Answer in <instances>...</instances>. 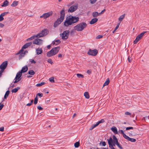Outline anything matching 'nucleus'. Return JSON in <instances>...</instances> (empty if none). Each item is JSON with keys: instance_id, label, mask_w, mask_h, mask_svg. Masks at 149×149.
I'll return each instance as SVG.
<instances>
[{"instance_id": "nucleus-64", "label": "nucleus", "mask_w": 149, "mask_h": 149, "mask_svg": "<svg viewBox=\"0 0 149 149\" xmlns=\"http://www.w3.org/2000/svg\"><path fill=\"white\" fill-rule=\"evenodd\" d=\"M94 128V127H93L92 126V125L91 126V127L89 129V130H93Z\"/></svg>"}, {"instance_id": "nucleus-21", "label": "nucleus", "mask_w": 149, "mask_h": 149, "mask_svg": "<svg viewBox=\"0 0 149 149\" xmlns=\"http://www.w3.org/2000/svg\"><path fill=\"white\" fill-rule=\"evenodd\" d=\"M110 82V80L109 78H107L105 81L103 85V87L104 86L107 85L109 84Z\"/></svg>"}, {"instance_id": "nucleus-8", "label": "nucleus", "mask_w": 149, "mask_h": 149, "mask_svg": "<svg viewBox=\"0 0 149 149\" xmlns=\"http://www.w3.org/2000/svg\"><path fill=\"white\" fill-rule=\"evenodd\" d=\"M22 75V73H21V72H20L19 71L17 72L16 74V77L15 79V80L13 81L14 83H16L20 81L21 79V77Z\"/></svg>"}, {"instance_id": "nucleus-30", "label": "nucleus", "mask_w": 149, "mask_h": 149, "mask_svg": "<svg viewBox=\"0 0 149 149\" xmlns=\"http://www.w3.org/2000/svg\"><path fill=\"white\" fill-rule=\"evenodd\" d=\"M125 14H124L121 16H120V17L118 18V20L120 21H122L123 20V19H124L125 16Z\"/></svg>"}, {"instance_id": "nucleus-60", "label": "nucleus", "mask_w": 149, "mask_h": 149, "mask_svg": "<svg viewBox=\"0 0 149 149\" xmlns=\"http://www.w3.org/2000/svg\"><path fill=\"white\" fill-rule=\"evenodd\" d=\"M106 145V142L105 141H103L102 142V145L103 146H105Z\"/></svg>"}, {"instance_id": "nucleus-42", "label": "nucleus", "mask_w": 149, "mask_h": 149, "mask_svg": "<svg viewBox=\"0 0 149 149\" xmlns=\"http://www.w3.org/2000/svg\"><path fill=\"white\" fill-rule=\"evenodd\" d=\"M45 84V82H41L40 83L37 84L36 85V86H41L42 85L44 84Z\"/></svg>"}, {"instance_id": "nucleus-7", "label": "nucleus", "mask_w": 149, "mask_h": 149, "mask_svg": "<svg viewBox=\"0 0 149 149\" xmlns=\"http://www.w3.org/2000/svg\"><path fill=\"white\" fill-rule=\"evenodd\" d=\"M61 16L59 18H58L57 20L61 24L63 21L65 15V10L64 8L62 9L60 12Z\"/></svg>"}, {"instance_id": "nucleus-39", "label": "nucleus", "mask_w": 149, "mask_h": 149, "mask_svg": "<svg viewBox=\"0 0 149 149\" xmlns=\"http://www.w3.org/2000/svg\"><path fill=\"white\" fill-rule=\"evenodd\" d=\"M77 75L78 77L80 78V77L81 78H84V76L83 75L80 74H77Z\"/></svg>"}, {"instance_id": "nucleus-31", "label": "nucleus", "mask_w": 149, "mask_h": 149, "mask_svg": "<svg viewBox=\"0 0 149 149\" xmlns=\"http://www.w3.org/2000/svg\"><path fill=\"white\" fill-rule=\"evenodd\" d=\"M36 36H37V35L33 36H32L30 38H28L27 39V40L28 41L30 40H33L35 38H37V37Z\"/></svg>"}, {"instance_id": "nucleus-4", "label": "nucleus", "mask_w": 149, "mask_h": 149, "mask_svg": "<svg viewBox=\"0 0 149 149\" xmlns=\"http://www.w3.org/2000/svg\"><path fill=\"white\" fill-rule=\"evenodd\" d=\"M69 33V31L66 30L64 31L62 33H60V36L61 37L62 39L63 40H65L67 39L68 38Z\"/></svg>"}, {"instance_id": "nucleus-43", "label": "nucleus", "mask_w": 149, "mask_h": 149, "mask_svg": "<svg viewBox=\"0 0 149 149\" xmlns=\"http://www.w3.org/2000/svg\"><path fill=\"white\" fill-rule=\"evenodd\" d=\"M56 43V45H57L61 43V41L59 40H56L54 41Z\"/></svg>"}, {"instance_id": "nucleus-34", "label": "nucleus", "mask_w": 149, "mask_h": 149, "mask_svg": "<svg viewBox=\"0 0 149 149\" xmlns=\"http://www.w3.org/2000/svg\"><path fill=\"white\" fill-rule=\"evenodd\" d=\"M116 143H112V146H109V147L110 148V149H116L115 148H114V147L116 146Z\"/></svg>"}, {"instance_id": "nucleus-2", "label": "nucleus", "mask_w": 149, "mask_h": 149, "mask_svg": "<svg viewBox=\"0 0 149 149\" xmlns=\"http://www.w3.org/2000/svg\"><path fill=\"white\" fill-rule=\"evenodd\" d=\"M60 49L59 46L53 48L49 51L47 52V56L49 57L56 55Z\"/></svg>"}, {"instance_id": "nucleus-22", "label": "nucleus", "mask_w": 149, "mask_h": 149, "mask_svg": "<svg viewBox=\"0 0 149 149\" xmlns=\"http://www.w3.org/2000/svg\"><path fill=\"white\" fill-rule=\"evenodd\" d=\"M100 15L99 13H98L97 12H93L92 13V15L93 17H97L99 15Z\"/></svg>"}, {"instance_id": "nucleus-41", "label": "nucleus", "mask_w": 149, "mask_h": 149, "mask_svg": "<svg viewBox=\"0 0 149 149\" xmlns=\"http://www.w3.org/2000/svg\"><path fill=\"white\" fill-rule=\"evenodd\" d=\"M105 122L104 120L103 119H102L100 120L99 121L97 122V123H98V124L99 125L100 123H104Z\"/></svg>"}, {"instance_id": "nucleus-37", "label": "nucleus", "mask_w": 149, "mask_h": 149, "mask_svg": "<svg viewBox=\"0 0 149 149\" xmlns=\"http://www.w3.org/2000/svg\"><path fill=\"white\" fill-rule=\"evenodd\" d=\"M38 101V97L37 96H36L34 102V103L35 104H36L37 103Z\"/></svg>"}, {"instance_id": "nucleus-14", "label": "nucleus", "mask_w": 149, "mask_h": 149, "mask_svg": "<svg viewBox=\"0 0 149 149\" xmlns=\"http://www.w3.org/2000/svg\"><path fill=\"white\" fill-rule=\"evenodd\" d=\"M42 40L39 38L35 39L33 42V44L40 45L42 44Z\"/></svg>"}, {"instance_id": "nucleus-11", "label": "nucleus", "mask_w": 149, "mask_h": 149, "mask_svg": "<svg viewBox=\"0 0 149 149\" xmlns=\"http://www.w3.org/2000/svg\"><path fill=\"white\" fill-rule=\"evenodd\" d=\"M8 65V62L6 61L3 62L0 65V71L3 72L4 70L6 68Z\"/></svg>"}, {"instance_id": "nucleus-28", "label": "nucleus", "mask_w": 149, "mask_h": 149, "mask_svg": "<svg viewBox=\"0 0 149 149\" xmlns=\"http://www.w3.org/2000/svg\"><path fill=\"white\" fill-rule=\"evenodd\" d=\"M9 93L10 91H9L8 90L7 91H6L4 95V98L5 99H6L7 98V97L8 96Z\"/></svg>"}, {"instance_id": "nucleus-50", "label": "nucleus", "mask_w": 149, "mask_h": 149, "mask_svg": "<svg viewBox=\"0 0 149 149\" xmlns=\"http://www.w3.org/2000/svg\"><path fill=\"white\" fill-rule=\"evenodd\" d=\"M102 37H103V36L102 35H99L96 37V39H100V38H102Z\"/></svg>"}, {"instance_id": "nucleus-27", "label": "nucleus", "mask_w": 149, "mask_h": 149, "mask_svg": "<svg viewBox=\"0 0 149 149\" xmlns=\"http://www.w3.org/2000/svg\"><path fill=\"white\" fill-rule=\"evenodd\" d=\"M84 96L87 99H89L90 97V96L88 92H85L84 94Z\"/></svg>"}, {"instance_id": "nucleus-44", "label": "nucleus", "mask_w": 149, "mask_h": 149, "mask_svg": "<svg viewBox=\"0 0 149 149\" xmlns=\"http://www.w3.org/2000/svg\"><path fill=\"white\" fill-rule=\"evenodd\" d=\"M47 61L48 63H49L51 64L53 63V62H52V59L50 58L48 59Z\"/></svg>"}, {"instance_id": "nucleus-45", "label": "nucleus", "mask_w": 149, "mask_h": 149, "mask_svg": "<svg viewBox=\"0 0 149 149\" xmlns=\"http://www.w3.org/2000/svg\"><path fill=\"white\" fill-rule=\"evenodd\" d=\"M43 94L42 93H37L36 95V96H37L38 97V96H39L40 97H42L43 96Z\"/></svg>"}, {"instance_id": "nucleus-23", "label": "nucleus", "mask_w": 149, "mask_h": 149, "mask_svg": "<svg viewBox=\"0 0 149 149\" xmlns=\"http://www.w3.org/2000/svg\"><path fill=\"white\" fill-rule=\"evenodd\" d=\"M9 2L7 0H5L3 3V4L1 5L2 7H5L8 5Z\"/></svg>"}, {"instance_id": "nucleus-46", "label": "nucleus", "mask_w": 149, "mask_h": 149, "mask_svg": "<svg viewBox=\"0 0 149 149\" xmlns=\"http://www.w3.org/2000/svg\"><path fill=\"white\" fill-rule=\"evenodd\" d=\"M113 143H115L116 144V143L118 142V139L117 138L115 139V140H113Z\"/></svg>"}, {"instance_id": "nucleus-61", "label": "nucleus", "mask_w": 149, "mask_h": 149, "mask_svg": "<svg viewBox=\"0 0 149 149\" xmlns=\"http://www.w3.org/2000/svg\"><path fill=\"white\" fill-rule=\"evenodd\" d=\"M4 24H2L1 23H0V27L1 28H2L4 26Z\"/></svg>"}, {"instance_id": "nucleus-63", "label": "nucleus", "mask_w": 149, "mask_h": 149, "mask_svg": "<svg viewBox=\"0 0 149 149\" xmlns=\"http://www.w3.org/2000/svg\"><path fill=\"white\" fill-rule=\"evenodd\" d=\"M62 56V54H59L58 55V57L59 58H61Z\"/></svg>"}, {"instance_id": "nucleus-1", "label": "nucleus", "mask_w": 149, "mask_h": 149, "mask_svg": "<svg viewBox=\"0 0 149 149\" xmlns=\"http://www.w3.org/2000/svg\"><path fill=\"white\" fill-rule=\"evenodd\" d=\"M79 19V18L78 17L69 15L66 17L64 22V25L65 27H68L69 25L78 22Z\"/></svg>"}, {"instance_id": "nucleus-57", "label": "nucleus", "mask_w": 149, "mask_h": 149, "mask_svg": "<svg viewBox=\"0 0 149 149\" xmlns=\"http://www.w3.org/2000/svg\"><path fill=\"white\" fill-rule=\"evenodd\" d=\"M4 130V128L3 127H2L0 128V131L1 132H3Z\"/></svg>"}, {"instance_id": "nucleus-33", "label": "nucleus", "mask_w": 149, "mask_h": 149, "mask_svg": "<svg viewBox=\"0 0 149 149\" xmlns=\"http://www.w3.org/2000/svg\"><path fill=\"white\" fill-rule=\"evenodd\" d=\"M116 144L120 149H123V148L122 145L119 143V142L116 143Z\"/></svg>"}, {"instance_id": "nucleus-29", "label": "nucleus", "mask_w": 149, "mask_h": 149, "mask_svg": "<svg viewBox=\"0 0 149 149\" xmlns=\"http://www.w3.org/2000/svg\"><path fill=\"white\" fill-rule=\"evenodd\" d=\"M60 23L56 20L54 23V26L55 27H56Z\"/></svg>"}, {"instance_id": "nucleus-18", "label": "nucleus", "mask_w": 149, "mask_h": 149, "mask_svg": "<svg viewBox=\"0 0 149 149\" xmlns=\"http://www.w3.org/2000/svg\"><path fill=\"white\" fill-rule=\"evenodd\" d=\"M36 54L37 55L41 54L42 52V50L41 48H38L36 49Z\"/></svg>"}, {"instance_id": "nucleus-17", "label": "nucleus", "mask_w": 149, "mask_h": 149, "mask_svg": "<svg viewBox=\"0 0 149 149\" xmlns=\"http://www.w3.org/2000/svg\"><path fill=\"white\" fill-rule=\"evenodd\" d=\"M98 20V19L97 18H94L92 19L91 21L90 22V24H95L97 22Z\"/></svg>"}, {"instance_id": "nucleus-5", "label": "nucleus", "mask_w": 149, "mask_h": 149, "mask_svg": "<svg viewBox=\"0 0 149 149\" xmlns=\"http://www.w3.org/2000/svg\"><path fill=\"white\" fill-rule=\"evenodd\" d=\"M49 33V31L47 29H44L41 31L37 35V38H40L47 35Z\"/></svg>"}, {"instance_id": "nucleus-6", "label": "nucleus", "mask_w": 149, "mask_h": 149, "mask_svg": "<svg viewBox=\"0 0 149 149\" xmlns=\"http://www.w3.org/2000/svg\"><path fill=\"white\" fill-rule=\"evenodd\" d=\"M147 32V31H143L138 35L136 36L135 40L134 41V44L137 43L142 38V37L144 34Z\"/></svg>"}, {"instance_id": "nucleus-59", "label": "nucleus", "mask_w": 149, "mask_h": 149, "mask_svg": "<svg viewBox=\"0 0 149 149\" xmlns=\"http://www.w3.org/2000/svg\"><path fill=\"white\" fill-rule=\"evenodd\" d=\"M4 106V105L3 104H1L0 105V110H1Z\"/></svg>"}, {"instance_id": "nucleus-15", "label": "nucleus", "mask_w": 149, "mask_h": 149, "mask_svg": "<svg viewBox=\"0 0 149 149\" xmlns=\"http://www.w3.org/2000/svg\"><path fill=\"white\" fill-rule=\"evenodd\" d=\"M125 139L127 140L128 141H130L131 142H134L136 141V140L135 139L130 138L129 137L127 136H126Z\"/></svg>"}, {"instance_id": "nucleus-38", "label": "nucleus", "mask_w": 149, "mask_h": 149, "mask_svg": "<svg viewBox=\"0 0 149 149\" xmlns=\"http://www.w3.org/2000/svg\"><path fill=\"white\" fill-rule=\"evenodd\" d=\"M97 0H89V2L91 4H94L97 1Z\"/></svg>"}, {"instance_id": "nucleus-19", "label": "nucleus", "mask_w": 149, "mask_h": 149, "mask_svg": "<svg viewBox=\"0 0 149 149\" xmlns=\"http://www.w3.org/2000/svg\"><path fill=\"white\" fill-rule=\"evenodd\" d=\"M111 130L115 134H118L117 129L116 127H111Z\"/></svg>"}, {"instance_id": "nucleus-10", "label": "nucleus", "mask_w": 149, "mask_h": 149, "mask_svg": "<svg viewBox=\"0 0 149 149\" xmlns=\"http://www.w3.org/2000/svg\"><path fill=\"white\" fill-rule=\"evenodd\" d=\"M52 11H50L47 13L43 14L42 15L40 16V18H43L44 19H46L52 15Z\"/></svg>"}, {"instance_id": "nucleus-49", "label": "nucleus", "mask_w": 149, "mask_h": 149, "mask_svg": "<svg viewBox=\"0 0 149 149\" xmlns=\"http://www.w3.org/2000/svg\"><path fill=\"white\" fill-rule=\"evenodd\" d=\"M30 62L32 63L35 64L36 63V61L33 59H31L30 60Z\"/></svg>"}, {"instance_id": "nucleus-55", "label": "nucleus", "mask_w": 149, "mask_h": 149, "mask_svg": "<svg viewBox=\"0 0 149 149\" xmlns=\"http://www.w3.org/2000/svg\"><path fill=\"white\" fill-rule=\"evenodd\" d=\"M98 125H99L98 124V123L97 122L96 124H93V125L92 126L93 127L95 128V127L98 126Z\"/></svg>"}, {"instance_id": "nucleus-12", "label": "nucleus", "mask_w": 149, "mask_h": 149, "mask_svg": "<svg viewBox=\"0 0 149 149\" xmlns=\"http://www.w3.org/2000/svg\"><path fill=\"white\" fill-rule=\"evenodd\" d=\"M32 44V42H30L29 43H26L22 47V49L20 50L19 52L17 54H20L21 52H22L23 51V49H25L27 48L28 47L31 46V45Z\"/></svg>"}, {"instance_id": "nucleus-20", "label": "nucleus", "mask_w": 149, "mask_h": 149, "mask_svg": "<svg viewBox=\"0 0 149 149\" xmlns=\"http://www.w3.org/2000/svg\"><path fill=\"white\" fill-rule=\"evenodd\" d=\"M107 141H108V143L109 145V146H112V143H113V141L112 139V138L110 137L109 139H107Z\"/></svg>"}, {"instance_id": "nucleus-25", "label": "nucleus", "mask_w": 149, "mask_h": 149, "mask_svg": "<svg viewBox=\"0 0 149 149\" xmlns=\"http://www.w3.org/2000/svg\"><path fill=\"white\" fill-rule=\"evenodd\" d=\"M18 2L17 1H14L11 4V6L12 7H15L17 5Z\"/></svg>"}, {"instance_id": "nucleus-56", "label": "nucleus", "mask_w": 149, "mask_h": 149, "mask_svg": "<svg viewBox=\"0 0 149 149\" xmlns=\"http://www.w3.org/2000/svg\"><path fill=\"white\" fill-rule=\"evenodd\" d=\"M125 114L127 115H130L131 114V113L128 111H126L125 113Z\"/></svg>"}, {"instance_id": "nucleus-58", "label": "nucleus", "mask_w": 149, "mask_h": 149, "mask_svg": "<svg viewBox=\"0 0 149 149\" xmlns=\"http://www.w3.org/2000/svg\"><path fill=\"white\" fill-rule=\"evenodd\" d=\"M106 10L105 9H104L102 11L101 13H99V14L100 15H101V14L103 13Z\"/></svg>"}, {"instance_id": "nucleus-51", "label": "nucleus", "mask_w": 149, "mask_h": 149, "mask_svg": "<svg viewBox=\"0 0 149 149\" xmlns=\"http://www.w3.org/2000/svg\"><path fill=\"white\" fill-rule=\"evenodd\" d=\"M87 72L88 74H90L92 72V71L91 70H88L87 71Z\"/></svg>"}, {"instance_id": "nucleus-47", "label": "nucleus", "mask_w": 149, "mask_h": 149, "mask_svg": "<svg viewBox=\"0 0 149 149\" xmlns=\"http://www.w3.org/2000/svg\"><path fill=\"white\" fill-rule=\"evenodd\" d=\"M133 127H126V130H130V129L133 130Z\"/></svg>"}, {"instance_id": "nucleus-35", "label": "nucleus", "mask_w": 149, "mask_h": 149, "mask_svg": "<svg viewBox=\"0 0 149 149\" xmlns=\"http://www.w3.org/2000/svg\"><path fill=\"white\" fill-rule=\"evenodd\" d=\"M20 55L19 56V59H20L23 57L24 55V53H22V52L19 54Z\"/></svg>"}, {"instance_id": "nucleus-36", "label": "nucleus", "mask_w": 149, "mask_h": 149, "mask_svg": "<svg viewBox=\"0 0 149 149\" xmlns=\"http://www.w3.org/2000/svg\"><path fill=\"white\" fill-rule=\"evenodd\" d=\"M80 145V143L79 142H76L74 144V146L75 148L78 147Z\"/></svg>"}, {"instance_id": "nucleus-40", "label": "nucleus", "mask_w": 149, "mask_h": 149, "mask_svg": "<svg viewBox=\"0 0 149 149\" xmlns=\"http://www.w3.org/2000/svg\"><path fill=\"white\" fill-rule=\"evenodd\" d=\"M49 81H50L51 82L54 83V77H50L49 78Z\"/></svg>"}, {"instance_id": "nucleus-52", "label": "nucleus", "mask_w": 149, "mask_h": 149, "mask_svg": "<svg viewBox=\"0 0 149 149\" xmlns=\"http://www.w3.org/2000/svg\"><path fill=\"white\" fill-rule=\"evenodd\" d=\"M120 24V23H118L116 27H115L114 29L116 30L118 28Z\"/></svg>"}, {"instance_id": "nucleus-24", "label": "nucleus", "mask_w": 149, "mask_h": 149, "mask_svg": "<svg viewBox=\"0 0 149 149\" xmlns=\"http://www.w3.org/2000/svg\"><path fill=\"white\" fill-rule=\"evenodd\" d=\"M118 133H121L122 134L123 136L125 138L126 136H127L124 132L122 130H119L118 131Z\"/></svg>"}, {"instance_id": "nucleus-9", "label": "nucleus", "mask_w": 149, "mask_h": 149, "mask_svg": "<svg viewBox=\"0 0 149 149\" xmlns=\"http://www.w3.org/2000/svg\"><path fill=\"white\" fill-rule=\"evenodd\" d=\"M98 52L97 50L96 49L92 50L91 49H89L87 53L89 55L95 56L97 54Z\"/></svg>"}, {"instance_id": "nucleus-32", "label": "nucleus", "mask_w": 149, "mask_h": 149, "mask_svg": "<svg viewBox=\"0 0 149 149\" xmlns=\"http://www.w3.org/2000/svg\"><path fill=\"white\" fill-rule=\"evenodd\" d=\"M28 74L31 75H33L35 74V72L32 70L29 71Z\"/></svg>"}, {"instance_id": "nucleus-53", "label": "nucleus", "mask_w": 149, "mask_h": 149, "mask_svg": "<svg viewBox=\"0 0 149 149\" xmlns=\"http://www.w3.org/2000/svg\"><path fill=\"white\" fill-rule=\"evenodd\" d=\"M8 13H9L8 12H4L3 13H1V15H3L4 16L6 15L7 14H8Z\"/></svg>"}, {"instance_id": "nucleus-16", "label": "nucleus", "mask_w": 149, "mask_h": 149, "mask_svg": "<svg viewBox=\"0 0 149 149\" xmlns=\"http://www.w3.org/2000/svg\"><path fill=\"white\" fill-rule=\"evenodd\" d=\"M28 68L27 66H25L22 68L20 71H19L21 73H23L26 72L28 70Z\"/></svg>"}, {"instance_id": "nucleus-62", "label": "nucleus", "mask_w": 149, "mask_h": 149, "mask_svg": "<svg viewBox=\"0 0 149 149\" xmlns=\"http://www.w3.org/2000/svg\"><path fill=\"white\" fill-rule=\"evenodd\" d=\"M112 138H113V140H115V139H116L117 138L115 136H114V135H113V136L112 137Z\"/></svg>"}, {"instance_id": "nucleus-54", "label": "nucleus", "mask_w": 149, "mask_h": 149, "mask_svg": "<svg viewBox=\"0 0 149 149\" xmlns=\"http://www.w3.org/2000/svg\"><path fill=\"white\" fill-rule=\"evenodd\" d=\"M38 109L39 110H42L43 109V108L41 107L40 106H38L37 107Z\"/></svg>"}, {"instance_id": "nucleus-13", "label": "nucleus", "mask_w": 149, "mask_h": 149, "mask_svg": "<svg viewBox=\"0 0 149 149\" xmlns=\"http://www.w3.org/2000/svg\"><path fill=\"white\" fill-rule=\"evenodd\" d=\"M78 8L77 5H73L71 6L68 10V12L72 13L74 11Z\"/></svg>"}, {"instance_id": "nucleus-3", "label": "nucleus", "mask_w": 149, "mask_h": 149, "mask_svg": "<svg viewBox=\"0 0 149 149\" xmlns=\"http://www.w3.org/2000/svg\"><path fill=\"white\" fill-rule=\"evenodd\" d=\"M87 26V24L85 22H81L78 24L74 26V29L75 30L78 31H82L85 29Z\"/></svg>"}, {"instance_id": "nucleus-26", "label": "nucleus", "mask_w": 149, "mask_h": 149, "mask_svg": "<svg viewBox=\"0 0 149 149\" xmlns=\"http://www.w3.org/2000/svg\"><path fill=\"white\" fill-rule=\"evenodd\" d=\"M20 88L19 87H17L16 88H15L12 90V93H16L20 89Z\"/></svg>"}, {"instance_id": "nucleus-48", "label": "nucleus", "mask_w": 149, "mask_h": 149, "mask_svg": "<svg viewBox=\"0 0 149 149\" xmlns=\"http://www.w3.org/2000/svg\"><path fill=\"white\" fill-rule=\"evenodd\" d=\"M3 16L1 15V14L0 15V22L2 21H3V20L4 18L3 17Z\"/></svg>"}]
</instances>
